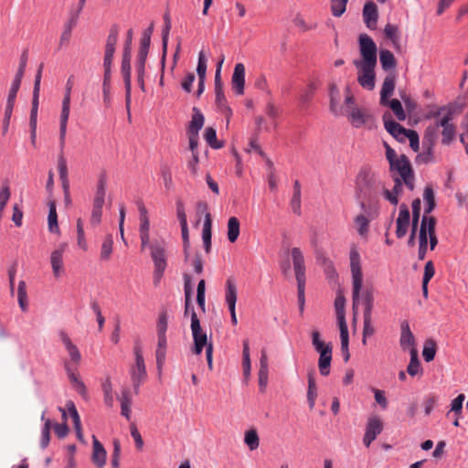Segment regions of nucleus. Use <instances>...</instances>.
Listing matches in <instances>:
<instances>
[{
	"label": "nucleus",
	"instance_id": "1",
	"mask_svg": "<svg viewBox=\"0 0 468 468\" xmlns=\"http://www.w3.org/2000/svg\"><path fill=\"white\" fill-rule=\"evenodd\" d=\"M350 270L352 275V303L353 311L356 314L357 306L360 302L364 304L363 317H372L374 307V291L373 288H366L362 291L363 272L360 264V255L356 248L350 250Z\"/></svg>",
	"mask_w": 468,
	"mask_h": 468
},
{
	"label": "nucleus",
	"instance_id": "2",
	"mask_svg": "<svg viewBox=\"0 0 468 468\" xmlns=\"http://www.w3.org/2000/svg\"><path fill=\"white\" fill-rule=\"evenodd\" d=\"M383 184L378 175L368 166H363L356 179V197L360 208L373 209L378 206V194Z\"/></svg>",
	"mask_w": 468,
	"mask_h": 468
},
{
	"label": "nucleus",
	"instance_id": "3",
	"mask_svg": "<svg viewBox=\"0 0 468 468\" xmlns=\"http://www.w3.org/2000/svg\"><path fill=\"white\" fill-rule=\"evenodd\" d=\"M291 257L297 282L299 308L303 312L305 303L304 289L306 282L304 257L302 250L297 247L291 250Z\"/></svg>",
	"mask_w": 468,
	"mask_h": 468
},
{
	"label": "nucleus",
	"instance_id": "4",
	"mask_svg": "<svg viewBox=\"0 0 468 468\" xmlns=\"http://www.w3.org/2000/svg\"><path fill=\"white\" fill-rule=\"evenodd\" d=\"M151 258L154 262V282L158 284L167 267L166 248L164 241H154L149 246Z\"/></svg>",
	"mask_w": 468,
	"mask_h": 468
},
{
	"label": "nucleus",
	"instance_id": "5",
	"mask_svg": "<svg viewBox=\"0 0 468 468\" xmlns=\"http://www.w3.org/2000/svg\"><path fill=\"white\" fill-rule=\"evenodd\" d=\"M133 37V30L130 29L127 32V40L124 48V52L122 56V74L123 77L124 84H125V106L128 113L130 114V107H131V54H130V46L132 43Z\"/></svg>",
	"mask_w": 468,
	"mask_h": 468
},
{
	"label": "nucleus",
	"instance_id": "6",
	"mask_svg": "<svg viewBox=\"0 0 468 468\" xmlns=\"http://www.w3.org/2000/svg\"><path fill=\"white\" fill-rule=\"evenodd\" d=\"M106 195V177L101 176L97 182L96 193L93 198L92 211L90 215V225L93 227L98 226L101 221L102 207L105 201Z\"/></svg>",
	"mask_w": 468,
	"mask_h": 468
},
{
	"label": "nucleus",
	"instance_id": "7",
	"mask_svg": "<svg viewBox=\"0 0 468 468\" xmlns=\"http://www.w3.org/2000/svg\"><path fill=\"white\" fill-rule=\"evenodd\" d=\"M358 41L361 58L355 59L353 64L361 63L377 65L378 48L373 39L367 34H361Z\"/></svg>",
	"mask_w": 468,
	"mask_h": 468
},
{
	"label": "nucleus",
	"instance_id": "8",
	"mask_svg": "<svg viewBox=\"0 0 468 468\" xmlns=\"http://www.w3.org/2000/svg\"><path fill=\"white\" fill-rule=\"evenodd\" d=\"M392 174L398 173L399 178L403 180L404 184L410 189L414 188V175L411 164L405 154H401L399 160L391 163L389 165Z\"/></svg>",
	"mask_w": 468,
	"mask_h": 468
},
{
	"label": "nucleus",
	"instance_id": "9",
	"mask_svg": "<svg viewBox=\"0 0 468 468\" xmlns=\"http://www.w3.org/2000/svg\"><path fill=\"white\" fill-rule=\"evenodd\" d=\"M133 353L135 356V364L131 367L130 375L134 393L137 394L139 392L140 386L146 378L147 373L141 347L138 346H134Z\"/></svg>",
	"mask_w": 468,
	"mask_h": 468
},
{
	"label": "nucleus",
	"instance_id": "10",
	"mask_svg": "<svg viewBox=\"0 0 468 468\" xmlns=\"http://www.w3.org/2000/svg\"><path fill=\"white\" fill-rule=\"evenodd\" d=\"M191 331L194 340L193 353L200 355L204 348H207L208 345H212L211 342L207 341V334L202 330L200 321L195 311H192L191 314Z\"/></svg>",
	"mask_w": 468,
	"mask_h": 468
},
{
	"label": "nucleus",
	"instance_id": "11",
	"mask_svg": "<svg viewBox=\"0 0 468 468\" xmlns=\"http://www.w3.org/2000/svg\"><path fill=\"white\" fill-rule=\"evenodd\" d=\"M225 57L222 55L218 60L217 65V70L215 74V94H216V102L220 109L221 112L226 116L227 122L229 123V118L232 115L231 109L227 105V101L225 95L223 93V87L221 82V67L224 62Z\"/></svg>",
	"mask_w": 468,
	"mask_h": 468
},
{
	"label": "nucleus",
	"instance_id": "12",
	"mask_svg": "<svg viewBox=\"0 0 468 468\" xmlns=\"http://www.w3.org/2000/svg\"><path fill=\"white\" fill-rule=\"evenodd\" d=\"M361 213L355 217L354 223L358 235L366 239L368 235L369 223L378 216V206H373L372 210H368L367 207L360 208Z\"/></svg>",
	"mask_w": 468,
	"mask_h": 468
},
{
	"label": "nucleus",
	"instance_id": "13",
	"mask_svg": "<svg viewBox=\"0 0 468 468\" xmlns=\"http://www.w3.org/2000/svg\"><path fill=\"white\" fill-rule=\"evenodd\" d=\"M357 69V81L364 88L372 90L375 88V68L377 65L355 63Z\"/></svg>",
	"mask_w": 468,
	"mask_h": 468
},
{
	"label": "nucleus",
	"instance_id": "14",
	"mask_svg": "<svg viewBox=\"0 0 468 468\" xmlns=\"http://www.w3.org/2000/svg\"><path fill=\"white\" fill-rule=\"evenodd\" d=\"M43 68H44V64L41 63L38 66V69H37V71L36 77H35V81H34L32 108H31V112H30V121H29L30 128H34V129H37L40 82H41V78H42Z\"/></svg>",
	"mask_w": 468,
	"mask_h": 468
},
{
	"label": "nucleus",
	"instance_id": "15",
	"mask_svg": "<svg viewBox=\"0 0 468 468\" xmlns=\"http://www.w3.org/2000/svg\"><path fill=\"white\" fill-rule=\"evenodd\" d=\"M68 249L66 242L60 243L50 253V265L55 278L58 279L65 272L63 256Z\"/></svg>",
	"mask_w": 468,
	"mask_h": 468
},
{
	"label": "nucleus",
	"instance_id": "16",
	"mask_svg": "<svg viewBox=\"0 0 468 468\" xmlns=\"http://www.w3.org/2000/svg\"><path fill=\"white\" fill-rule=\"evenodd\" d=\"M383 431V422L378 416L370 417L366 426V432L363 438L365 446L369 447L377 436Z\"/></svg>",
	"mask_w": 468,
	"mask_h": 468
},
{
	"label": "nucleus",
	"instance_id": "17",
	"mask_svg": "<svg viewBox=\"0 0 468 468\" xmlns=\"http://www.w3.org/2000/svg\"><path fill=\"white\" fill-rule=\"evenodd\" d=\"M383 122L386 130L398 141L404 142L410 130L401 126L399 123L390 118L388 113L383 115Z\"/></svg>",
	"mask_w": 468,
	"mask_h": 468
},
{
	"label": "nucleus",
	"instance_id": "18",
	"mask_svg": "<svg viewBox=\"0 0 468 468\" xmlns=\"http://www.w3.org/2000/svg\"><path fill=\"white\" fill-rule=\"evenodd\" d=\"M452 120V112L448 111L438 122V127H441V143L443 144H449L455 135V126L451 122Z\"/></svg>",
	"mask_w": 468,
	"mask_h": 468
},
{
	"label": "nucleus",
	"instance_id": "19",
	"mask_svg": "<svg viewBox=\"0 0 468 468\" xmlns=\"http://www.w3.org/2000/svg\"><path fill=\"white\" fill-rule=\"evenodd\" d=\"M58 336L70 357V361L68 362L70 363L72 367H77L81 360V355L78 347L72 343L71 339L65 331H60L58 333Z\"/></svg>",
	"mask_w": 468,
	"mask_h": 468
},
{
	"label": "nucleus",
	"instance_id": "20",
	"mask_svg": "<svg viewBox=\"0 0 468 468\" xmlns=\"http://www.w3.org/2000/svg\"><path fill=\"white\" fill-rule=\"evenodd\" d=\"M231 87L237 95L244 94L245 87V66L242 63H237L231 77Z\"/></svg>",
	"mask_w": 468,
	"mask_h": 468
},
{
	"label": "nucleus",
	"instance_id": "21",
	"mask_svg": "<svg viewBox=\"0 0 468 468\" xmlns=\"http://www.w3.org/2000/svg\"><path fill=\"white\" fill-rule=\"evenodd\" d=\"M410 214L406 204H401L399 207V217L396 220V236L399 239L403 238L407 232L410 225Z\"/></svg>",
	"mask_w": 468,
	"mask_h": 468
},
{
	"label": "nucleus",
	"instance_id": "22",
	"mask_svg": "<svg viewBox=\"0 0 468 468\" xmlns=\"http://www.w3.org/2000/svg\"><path fill=\"white\" fill-rule=\"evenodd\" d=\"M107 452L103 445L98 441L95 436H92V463L97 468H103L106 464Z\"/></svg>",
	"mask_w": 468,
	"mask_h": 468
},
{
	"label": "nucleus",
	"instance_id": "23",
	"mask_svg": "<svg viewBox=\"0 0 468 468\" xmlns=\"http://www.w3.org/2000/svg\"><path fill=\"white\" fill-rule=\"evenodd\" d=\"M347 118L354 127L360 128L371 120V115L366 110L352 107Z\"/></svg>",
	"mask_w": 468,
	"mask_h": 468
},
{
	"label": "nucleus",
	"instance_id": "24",
	"mask_svg": "<svg viewBox=\"0 0 468 468\" xmlns=\"http://www.w3.org/2000/svg\"><path fill=\"white\" fill-rule=\"evenodd\" d=\"M396 86V73L389 72L384 79L381 91H380V103L388 106V100L393 94Z\"/></svg>",
	"mask_w": 468,
	"mask_h": 468
},
{
	"label": "nucleus",
	"instance_id": "25",
	"mask_svg": "<svg viewBox=\"0 0 468 468\" xmlns=\"http://www.w3.org/2000/svg\"><path fill=\"white\" fill-rule=\"evenodd\" d=\"M399 344L403 350L410 351L412 348H415V338L408 321H403L400 324Z\"/></svg>",
	"mask_w": 468,
	"mask_h": 468
},
{
	"label": "nucleus",
	"instance_id": "26",
	"mask_svg": "<svg viewBox=\"0 0 468 468\" xmlns=\"http://www.w3.org/2000/svg\"><path fill=\"white\" fill-rule=\"evenodd\" d=\"M412 226L410 235L408 240V245L413 247L415 245V236L420 216L421 202L420 198H416L412 201Z\"/></svg>",
	"mask_w": 468,
	"mask_h": 468
},
{
	"label": "nucleus",
	"instance_id": "27",
	"mask_svg": "<svg viewBox=\"0 0 468 468\" xmlns=\"http://www.w3.org/2000/svg\"><path fill=\"white\" fill-rule=\"evenodd\" d=\"M378 7L372 1L365 4L363 9L364 22L369 29H375L378 21Z\"/></svg>",
	"mask_w": 468,
	"mask_h": 468
},
{
	"label": "nucleus",
	"instance_id": "28",
	"mask_svg": "<svg viewBox=\"0 0 468 468\" xmlns=\"http://www.w3.org/2000/svg\"><path fill=\"white\" fill-rule=\"evenodd\" d=\"M64 367L68 374V377L76 391L81 396H85L87 393V388L85 384L80 379L79 376L76 374V367H72L69 362H65Z\"/></svg>",
	"mask_w": 468,
	"mask_h": 468
},
{
	"label": "nucleus",
	"instance_id": "29",
	"mask_svg": "<svg viewBox=\"0 0 468 468\" xmlns=\"http://www.w3.org/2000/svg\"><path fill=\"white\" fill-rule=\"evenodd\" d=\"M384 35L385 37L390 40L392 43L393 48L397 51H400L401 45H400V33L399 29L397 26L392 24H387L384 28Z\"/></svg>",
	"mask_w": 468,
	"mask_h": 468
},
{
	"label": "nucleus",
	"instance_id": "30",
	"mask_svg": "<svg viewBox=\"0 0 468 468\" xmlns=\"http://www.w3.org/2000/svg\"><path fill=\"white\" fill-rule=\"evenodd\" d=\"M121 404V414L127 420L131 419L132 395L129 388H125L122 390L120 396L117 397Z\"/></svg>",
	"mask_w": 468,
	"mask_h": 468
},
{
	"label": "nucleus",
	"instance_id": "31",
	"mask_svg": "<svg viewBox=\"0 0 468 468\" xmlns=\"http://www.w3.org/2000/svg\"><path fill=\"white\" fill-rule=\"evenodd\" d=\"M237 286L233 278H229L226 282V289H225V301L230 308H236L237 303Z\"/></svg>",
	"mask_w": 468,
	"mask_h": 468
},
{
	"label": "nucleus",
	"instance_id": "32",
	"mask_svg": "<svg viewBox=\"0 0 468 468\" xmlns=\"http://www.w3.org/2000/svg\"><path fill=\"white\" fill-rule=\"evenodd\" d=\"M419 240H420V245H419L418 258H419V260L422 261L425 259L426 252L428 250V239L426 237V216L422 217V219L420 222Z\"/></svg>",
	"mask_w": 468,
	"mask_h": 468
},
{
	"label": "nucleus",
	"instance_id": "33",
	"mask_svg": "<svg viewBox=\"0 0 468 468\" xmlns=\"http://www.w3.org/2000/svg\"><path fill=\"white\" fill-rule=\"evenodd\" d=\"M211 229H212V218L210 213H206L205 220L202 229V239L204 248L207 253L211 250Z\"/></svg>",
	"mask_w": 468,
	"mask_h": 468
},
{
	"label": "nucleus",
	"instance_id": "34",
	"mask_svg": "<svg viewBox=\"0 0 468 468\" xmlns=\"http://www.w3.org/2000/svg\"><path fill=\"white\" fill-rule=\"evenodd\" d=\"M436 218L426 216V237L430 242V249L433 250L438 244V239L435 232Z\"/></svg>",
	"mask_w": 468,
	"mask_h": 468
},
{
	"label": "nucleus",
	"instance_id": "35",
	"mask_svg": "<svg viewBox=\"0 0 468 468\" xmlns=\"http://www.w3.org/2000/svg\"><path fill=\"white\" fill-rule=\"evenodd\" d=\"M312 345L319 356L326 353H333V346L331 343L325 344L322 339L320 333L317 330L312 332Z\"/></svg>",
	"mask_w": 468,
	"mask_h": 468
},
{
	"label": "nucleus",
	"instance_id": "36",
	"mask_svg": "<svg viewBox=\"0 0 468 468\" xmlns=\"http://www.w3.org/2000/svg\"><path fill=\"white\" fill-rule=\"evenodd\" d=\"M58 169L59 173V177L62 183V188L64 195L66 197L69 196V179H68V167L67 162L63 154H60L58 159Z\"/></svg>",
	"mask_w": 468,
	"mask_h": 468
},
{
	"label": "nucleus",
	"instance_id": "37",
	"mask_svg": "<svg viewBox=\"0 0 468 468\" xmlns=\"http://www.w3.org/2000/svg\"><path fill=\"white\" fill-rule=\"evenodd\" d=\"M204 122L205 118L202 112L197 107H194L192 119L188 126V133L198 134L199 130L204 125Z\"/></svg>",
	"mask_w": 468,
	"mask_h": 468
},
{
	"label": "nucleus",
	"instance_id": "38",
	"mask_svg": "<svg viewBox=\"0 0 468 468\" xmlns=\"http://www.w3.org/2000/svg\"><path fill=\"white\" fill-rule=\"evenodd\" d=\"M113 250V237L112 234H107L101 243L100 259L101 261H107L111 259Z\"/></svg>",
	"mask_w": 468,
	"mask_h": 468
},
{
	"label": "nucleus",
	"instance_id": "39",
	"mask_svg": "<svg viewBox=\"0 0 468 468\" xmlns=\"http://www.w3.org/2000/svg\"><path fill=\"white\" fill-rule=\"evenodd\" d=\"M329 95H330V110L335 115L338 116L342 114L341 109L338 105V101L340 99V91L335 84L332 83L329 87Z\"/></svg>",
	"mask_w": 468,
	"mask_h": 468
},
{
	"label": "nucleus",
	"instance_id": "40",
	"mask_svg": "<svg viewBox=\"0 0 468 468\" xmlns=\"http://www.w3.org/2000/svg\"><path fill=\"white\" fill-rule=\"evenodd\" d=\"M335 313L337 323L339 325V329H346L347 324L346 322V314H345V298L343 296H338L335 302Z\"/></svg>",
	"mask_w": 468,
	"mask_h": 468
},
{
	"label": "nucleus",
	"instance_id": "41",
	"mask_svg": "<svg viewBox=\"0 0 468 468\" xmlns=\"http://www.w3.org/2000/svg\"><path fill=\"white\" fill-rule=\"evenodd\" d=\"M48 230L52 233L59 234V228L58 225V214L56 210V203L54 200L49 201L48 203Z\"/></svg>",
	"mask_w": 468,
	"mask_h": 468
},
{
	"label": "nucleus",
	"instance_id": "42",
	"mask_svg": "<svg viewBox=\"0 0 468 468\" xmlns=\"http://www.w3.org/2000/svg\"><path fill=\"white\" fill-rule=\"evenodd\" d=\"M379 61L384 70L393 69L396 67V58L393 53L388 49H381L379 53Z\"/></svg>",
	"mask_w": 468,
	"mask_h": 468
},
{
	"label": "nucleus",
	"instance_id": "43",
	"mask_svg": "<svg viewBox=\"0 0 468 468\" xmlns=\"http://www.w3.org/2000/svg\"><path fill=\"white\" fill-rule=\"evenodd\" d=\"M291 207L294 214H301V184L298 180L293 184V195L291 199Z\"/></svg>",
	"mask_w": 468,
	"mask_h": 468
},
{
	"label": "nucleus",
	"instance_id": "44",
	"mask_svg": "<svg viewBox=\"0 0 468 468\" xmlns=\"http://www.w3.org/2000/svg\"><path fill=\"white\" fill-rule=\"evenodd\" d=\"M317 398V387L313 374H308L307 401L310 410H313Z\"/></svg>",
	"mask_w": 468,
	"mask_h": 468
},
{
	"label": "nucleus",
	"instance_id": "45",
	"mask_svg": "<svg viewBox=\"0 0 468 468\" xmlns=\"http://www.w3.org/2000/svg\"><path fill=\"white\" fill-rule=\"evenodd\" d=\"M333 353H324L319 356L318 368L322 376H328L330 374L331 362Z\"/></svg>",
	"mask_w": 468,
	"mask_h": 468
},
{
	"label": "nucleus",
	"instance_id": "46",
	"mask_svg": "<svg viewBox=\"0 0 468 468\" xmlns=\"http://www.w3.org/2000/svg\"><path fill=\"white\" fill-rule=\"evenodd\" d=\"M242 367H243V374L246 378H248L250 375L251 370V363H250V346H249V341L244 340L243 341V350H242Z\"/></svg>",
	"mask_w": 468,
	"mask_h": 468
},
{
	"label": "nucleus",
	"instance_id": "47",
	"mask_svg": "<svg viewBox=\"0 0 468 468\" xmlns=\"http://www.w3.org/2000/svg\"><path fill=\"white\" fill-rule=\"evenodd\" d=\"M239 235V221L236 217H231L228 221V239L230 242H235Z\"/></svg>",
	"mask_w": 468,
	"mask_h": 468
},
{
	"label": "nucleus",
	"instance_id": "48",
	"mask_svg": "<svg viewBox=\"0 0 468 468\" xmlns=\"http://www.w3.org/2000/svg\"><path fill=\"white\" fill-rule=\"evenodd\" d=\"M423 198H424V201L426 202V206H425V209H424V212H425L424 216H427L434 209V207L436 206L434 191L431 186H427L425 187L424 192H423Z\"/></svg>",
	"mask_w": 468,
	"mask_h": 468
},
{
	"label": "nucleus",
	"instance_id": "49",
	"mask_svg": "<svg viewBox=\"0 0 468 468\" xmlns=\"http://www.w3.org/2000/svg\"><path fill=\"white\" fill-rule=\"evenodd\" d=\"M438 122L436 121V122L434 123V125H430L427 127L426 131H425V133H424V137H423V144H427L429 148H431L437 137H438Z\"/></svg>",
	"mask_w": 468,
	"mask_h": 468
},
{
	"label": "nucleus",
	"instance_id": "50",
	"mask_svg": "<svg viewBox=\"0 0 468 468\" xmlns=\"http://www.w3.org/2000/svg\"><path fill=\"white\" fill-rule=\"evenodd\" d=\"M420 370V364L418 358V352L416 348H412L410 350V364L407 367V372L411 376L414 377L419 374Z\"/></svg>",
	"mask_w": 468,
	"mask_h": 468
},
{
	"label": "nucleus",
	"instance_id": "51",
	"mask_svg": "<svg viewBox=\"0 0 468 468\" xmlns=\"http://www.w3.org/2000/svg\"><path fill=\"white\" fill-rule=\"evenodd\" d=\"M244 442L250 451L256 450L260 445V438L255 429H250L245 432Z\"/></svg>",
	"mask_w": 468,
	"mask_h": 468
},
{
	"label": "nucleus",
	"instance_id": "52",
	"mask_svg": "<svg viewBox=\"0 0 468 468\" xmlns=\"http://www.w3.org/2000/svg\"><path fill=\"white\" fill-rule=\"evenodd\" d=\"M340 330V339H341V352L344 357L345 362H347L350 358V353H349V335H348V328L345 329H339Z\"/></svg>",
	"mask_w": 468,
	"mask_h": 468
},
{
	"label": "nucleus",
	"instance_id": "53",
	"mask_svg": "<svg viewBox=\"0 0 468 468\" xmlns=\"http://www.w3.org/2000/svg\"><path fill=\"white\" fill-rule=\"evenodd\" d=\"M17 301L18 304L23 312L27 310V285L24 281H20L18 282L17 287Z\"/></svg>",
	"mask_w": 468,
	"mask_h": 468
},
{
	"label": "nucleus",
	"instance_id": "54",
	"mask_svg": "<svg viewBox=\"0 0 468 468\" xmlns=\"http://www.w3.org/2000/svg\"><path fill=\"white\" fill-rule=\"evenodd\" d=\"M436 354V343L432 339L425 342L422 356L426 362H431L434 359Z\"/></svg>",
	"mask_w": 468,
	"mask_h": 468
},
{
	"label": "nucleus",
	"instance_id": "55",
	"mask_svg": "<svg viewBox=\"0 0 468 468\" xmlns=\"http://www.w3.org/2000/svg\"><path fill=\"white\" fill-rule=\"evenodd\" d=\"M204 138L212 148L219 149L223 146L221 143L218 142L216 130L212 127L206 128Z\"/></svg>",
	"mask_w": 468,
	"mask_h": 468
},
{
	"label": "nucleus",
	"instance_id": "56",
	"mask_svg": "<svg viewBox=\"0 0 468 468\" xmlns=\"http://www.w3.org/2000/svg\"><path fill=\"white\" fill-rule=\"evenodd\" d=\"M70 112V101H63L62 100V107L60 113V123L59 130H67V124Z\"/></svg>",
	"mask_w": 468,
	"mask_h": 468
},
{
	"label": "nucleus",
	"instance_id": "57",
	"mask_svg": "<svg viewBox=\"0 0 468 468\" xmlns=\"http://www.w3.org/2000/svg\"><path fill=\"white\" fill-rule=\"evenodd\" d=\"M171 29V24H165V27L163 29V36H162V48H163V55L161 59V66H162V71L165 69V57L167 52V43H168V37L169 32Z\"/></svg>",
	"mask_w": 468,
	"mask_h": 468
},
{
	"label": "nucleus",
	"instance_id": "58",
	"mask_svg": "<svg viewBox=\"0 0 468 468\" xmlns=\"http://www.w3.org/2000/svg\"><path fill=\"white\" fill-rule=\"evenodd\" d=\"M118 41V29L116 27H112L110 33L107 37L105 52L114 53L115 46Z\"/></svg>",
	"mask_w": 468,
	"mask_h": 468
},
{
	"label": "nucleus",
	"instance_id": "59",
	"mask_svg": "<svg viewBox=\"0 0 468 468\" xmlns=\"http://www.w3.org/2000/svg\"><path fill=\"white\" fill-rule=\"evenodd\" d=\"M388 105L390 107L392 112H394L395 116L399 121H404L406 119V114L403 110V107L400 103V101L397 99H393L391 101L388 100Z\"/></svg>",
	"mask_w": 468,
	"mask_h": 468
},
{
	"label": "nucleus",
	"instance_id": "60",
	"mask_svg": "<svg viewBox=\"0 0 468 468\" xmlns=\"http://www.w3.org/2000/svg\"><path fill=\"white\" fill-rule=\"evenodd\" d=\"M77 241H78V246L81 250H87L88 245H87V241L85 239L83 222H82L81 218H78V220H77Z\"/></svg>",
	"mask_w": 468,
	"mask_h": 468
},
{
	"label": "nucleus",
	"instance_id": "61",
	"mask_svg": "<svg viewBox=\"0 0 468 468\" xmlns=\"http://www.w3.org/2000/svg\"><path fill=\"white\" fill-rule=\"evenodd\" d=\"M265 113L271 120L273 127L277 128L276 119L280 115L279 108L272 101H269L265 108Z\"/></svg>",
	"mask_w": 468,
	"mask_h": 468
},
{
	"label": "nucleus",
	"instance_id": "62",
	"mask_svg": "<svg viewBox=\"0 0 468 468\" xmlns=\"http://www.w3.org/2000/svg\"><path fill=\"white\" fill-rule=\"evenodd\" d=\"M207 58L203 50L198 53V62L197 67V73L198 79H206L207 72Z\"/></svg>",
	"mask_w": 468,
	"mask_h": 468
},
{
	"label": "nucleus",
	"instance_id": "63",
	"mask_svg": "<svg viewBox=\"0 0 468 468\" xmlns=\"http://www.w3.org/2000/svg\"><path fill=\"white\" fill-rule=\"evenodd\" d=\"M348 0H331V10L335 16H341L346 11Z\"/></svg>",
	"mask_w": 468,
	"mask_h": 468
},
{
	"label": "nucleus",
	"instance_id": "64",
	"mask_svg": "<svg viewBox=\"0 0 468 468\" xmlns=\"http://www.w3.org/2000/svg\"><path fill=\"white\" fill-rule=\"evenodd\" d=\"M121 443L118 439L113 440V452L112 454L111 464L112 468L120 467Z\"/></svg>",
	"mask_w": 468,
	"mask_h": 468
}]
</instances>
